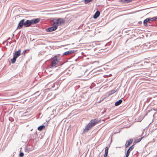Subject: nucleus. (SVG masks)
<instances>
[{"mask_svg":"<svg viewBox=\"0 0 157 157\" xmlns=\"http://www.w3.org/2000/svg\"><path fill=\"white\" fill-rule=\"evenodd\" d=\"M53 25L54 26L57 27V28L58 26L64 24L65 22V21L61 18H58L54 19L53 20Z\"/></svg>","mask_w":157,"mask_h":157,"instance_id":"obj_1","label":"nucleus"},{"mask_svg":"<svg viewBox=\"0 0 157 157\" xmlns=\"http://www.w3.org/2000/svg\"><path fill=\"white\" fill-rule=\"evenodd\" d=\"M59 62V59H58L57 56H54L52 59L51 62V66L52 67L55 66Z\"/></svg>","mask_w":157,"mask_h":157,"instance_id":"obj_2","label":"nucleus"},{"mask_svg":"<svg viewBox=\"0 0 157 157\" xmlns=\"http://www.w3.org/2000/svg\"><path fill=\"white\" fill-rule=\"evenodd\" d=\"M99 122L97 118H95L91 120L89 123L92 127L95 125L97 123Z\"/></svg>","mask_w":157,"mask_h":157,"instance_id":"obj_3","label":"nucleus"},{"mask_svg":"<svg viewBox=\"0 0 157 157\" xmlns=\"http://www.w3.org/2000/svg\"><path fill=\"white\" fill-rule=\"evenodd\" d=\"M25 21V19H22L19 22L17 28L20 29H21L23 27V25H24V21Z\"/></svg>","mask_w":157,"mask_h":157,"instance_id":"obj_4","label":"nucleus"},{"mask_svg":"<svg viewBox=\"0 0 157 157\" xmlns=\"http://www.w3.org/2000/svg\"><path fill=\"white\" fill-rule=\"evenodd\" d=\"M57 29V27L54 26L53 25V26L52 27L48 28L46 29L47 32H52L56 30Z\"/></svg>","mask_w":157,"mask_h":157,"instance_id":"obj_5","label":"nucleus"},{"mask_svg":"<svg viewBox=\"0 0 157 157\" xmlns=\"http://www.w3.org/2000/svg\"><path fill=\"white\" fill-rule=\"evenodd\" d=\"M32 24L31 20H27L26 21H24V26L26 27H29Z\"/></svg>","mask_w":157,"mask_h":157,"instance_id":"obj_6","label":"nucleus"},{"mask_svg":"<svg viewBox=\"0 0 157 157\" xmlns=\"http://www.w3.org/2000/svg\"><path fill=\"white\" fill-rule=\"evenodd\" d=\"M93 127L89 123L86 126L85 129H84V131L87 132L90 129H91Z\"/></svg>","mask_w":157,"mask_h":157,"instance_id":"obj_7","label":"nucleus"},{"mask_svg":"<svg viewBox=\"0 0 157 157\" xmlns=\"http://www.w3.org/2000/svg\"><path fill=\"white\" fill-rule=\"evenodd\" d=\"M21 50L19 49L18 51L16 52L14 55L13 56L17 58L18 56H20L21 54Z\"/></svg>","mask_w":157,"mask_h":157,"instance_id":"obj_8","label":"nucleus"},{"mask_svg":"<svg viewBox=\"0 0 157 157\" xmlns=\"http://www.w3.org/2000/svg\"><path fill=\"white\" fill-rule=\"evenodd\" d=\"M133 140L130 139L129 140H128L126 141V143L125 145V148H127L132 143Z\"/></svg>","mask_w":157,"mask_h":157,"instance_id":"obj_9","label":"nucleus"},{"mask_svg":"<svg viewBox=\"0 0 157 157\" xmlns=\"http://www.w3.org/2000/svg\"><path fill=\"white\" fill-rule=\"evenodd\" d=\"M30 20L32 24L38 23L40 21V19L39 18L33 19Z\"/></svg>","mask_w":157,"mask_h":157,"instance_id":"obj_10","label":"nucleus"},{"mask_svg":"<svg viewBox=\"0 0 157 157\" xmlns=\"http://www.w3.org/2000/svg\"><path fill=\"white\" fill-rule=\"evenodd\" d=\"M100 15V12L98 11H97L94 15L93 18L96 19Z\"/></svg>","mask_w":157,"mask_h":157,"instance_id":"obj_11","label":"nucleus"},{"mask_svg":"<svg viewBox=\"0 0 157 157\" xmlns=\"http://www.w3.org/2000/svg\"><path fill=\"white\" fill-rule=\"evenodd\" d=\"M148 22L149 23H150L149 21V18H147L144 20L143 23L145 26H147V23Z\"/></svg>","mask_w":157,"mask_h":157,"instance_id":"obj_12","label":"nucleus"},{"mask_svg":"<svg viewBox=\"0 0 157 157\" xmlns=\"http://www.w3.org/2000/svg\"><path fill=\"white\" fill-rule=\"evenodd\" d=\"M75 52L74 50H72L66 52L64 53L65 55H68L70 54L73 53Z\"/></svg>","mask_w":157,"mask_h":157,"instance_id":"obj_13","label":"nucleus"},{"mask_svg":"<svg viewBox=\"0 0 157 157\" xmlns=\"http://www.w3.org/2000/svg\"><path fill=\"white\" fill-rule=\"evenodd\" d=\"M132 0H119V2L123 3H128L132 1Z\"/></svg>","mask_w":157,"mask_h":157,"instance_id":"obj_14","label":"nucleus"},{"mask_svg":"<svg viewBox=\"0 0 157 157\" xmlns=\"http://www.w3.org/2000/svg\"><path fill=\"white\" fill-rule=\"evenodd\" d=\"M122 102V100L121 99H120L115 102V106H118Z\"/></svg>","mask_w":157,"mask_h":157,"instance_id":"obj_15","label":"nucleus"},{"mask_svg":"<svg viewBox=\"0 0 157 157\" xmlns=\"http://www.w3.org/2000/svg\"><path fill=\"white\" fill-rule=\"evenodd\" d=\"M45 127L44 125H41L38 128V130L40 131H41L43 129L45 128Z\"/></svg>","mask_w":157,"mask_h":157,"instance_id":"obj_16","label":"nucleus"},{"mask_svg":"<svg viewBox=\"0 0 157 157\" xmlns=\"http://www.w3.org/2000/svg\"><path fill=\"white\" fill-rule=\"evenodd\" d=\"M17 58L13 56V59H11V62L12 63H14L16 62Z\"/></svg>","mask_w":157,"mask_h":157,"instance_id":"obj_17","label":"nucleus"},{"mask_svg":"<svg viewBox=\"0 0 157 157\" xmlns=\"http://www.w3.org/2000/svg\"><path fill=\"white\" fill-rule=\"evenodd\" d=\"M134 147V145H132L129 147L128 150L129 152H130L131 151H132Z\"/></svg>","mask_w":157,"mask_h":157,"instance_id":"obj_18","label":"nucleus"},{"mask_svg":"<svg viewBox=\"0 0 157 157\" xmlns=\"http://www.w3.org/2000/svg\"><path fill=\"white\" fill-rule=\"evenodd\" d=\"M156 19H157V16L151 18H149V21H154V20H155Z\"/></svg>","mask_w":157,"mask_h":157,"instance_id":"obj_19","label":"nucleus"},{"mask_svg":"<svg viewBox=\"0 0 157 157\" xmlns=\"http://www.w3.org/2000/svg\"><path fill=\"white\" fill-rule=\"evenodd\" d=\"M143 137H141V138H140V139H137L135 141V142H134L138 143V142H140L141 140L143 139Z\"/></svg>","mask_w":157,"mask_h":157,"instance_id":"obj_20","label":"nucleus"},{"mask_svg":"<svg viewBox=\"0 0 157 157\" xmlns=\"http://www.w3.org/2000/svg\"><path fill=\"white\" fill-rule=\"evenodd\" d=\"M109 149V148L108 147H106L105 148V153H108V151Z\"/></svg>","mask_w":157,"mask_h":157,"instance_id":"obj_21","label":"nucleus"},{"mask_svg":"<svg viewBox=\"0 0 157 157\" xmlns=\"http://www.w3.org/2000/svg\"><path fill=\"white\" fill-rule=\"evenodd\" d=\"M93 0H85L84 2L85 4H87Z\"/></svg>","mask_w":157,"mask_h":157,"instance_id":"obj_22","label":"nucleus"},{"mask_svg":"<svg viewBox=\"0 0 157 157\" xmlns=\"http://www.w3.org/2000/svg\"><path fill=\"white\" fill-rule=\"evenodd\" d=\"M116 91V90H111L110 92V94H113V93H115Z\"/></svg>","mask_w":157,"mask_h":157,"instance_id":"obj_23","label":"nucleus"},{"mask_svg":"<svg viewBox=\"0 0 157 157\" xmlns=\"http://www.w3.org/2000/svg\"><path fill=\"white\" fill-rule=\"evenodd\" d=\"M130 152H129L128 150H127V151L126 157H128L129 155Z\"/></svg>","mask_w":157,"mask_h":157,"instance_id":"obj_24","label":"nucleus"},{"mask_svg":"<svg viewBox=\"0 0 157 157\" xmlns=\"http://www.w3.org/2000/svg\"><path fill=\"white\" fill-rule=\"evenodd\" d=\"M24 154L23 152H21L19 154V156L20 157H22L24 156Z\"/></svg>","mask_w":157,"mask_h":157,"instance_id":"obj_25","label":"nucleus"},{"mask_svg":"<svg viewBox=\"0 0 157 157\" xmlns=\"http://www.w3.org/2000/svg\"><path fill=\"white\" fill-rule=\"evenodd\" d=\"M97 157H103V155L99 153Z\"/></svg>","mask_w":157,"mask_h":157,"instance_id":"obj_26","label":"nucleus"},{"mask_svg":"<svg viewBox=\"0 0 157 157\" xmlns=\"http://www.w3.org/2000/svg\"><path fill=\"white\" fill-rule=\"evenodd\" d=\"M26 51H27V50H24L23 52V53L24 55V56L25 55V53H26Z\"/></svg>","mask_w":157,"mask_h":157,"instance_id":"obj_27","label":"nucleus"},{"mask_svg":"<svg viewBox=\"0 0 157 157\" xmlns=\"http://www.w3.org/2000/svg\"><path fill=\"white\" fill-rule=\"evenodd\" d=\"M108 155V153H105L104 155V157H106Z\"/></svg>","mask_w":157,"mask_h":157,"instance_id":"obj_28","label":"nucleus"}]
</instances>
